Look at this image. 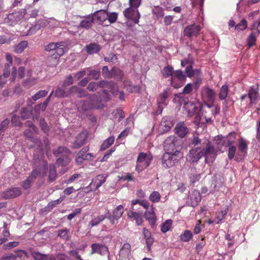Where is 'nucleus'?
Returning a JSON list of instances; mask_svg holds the SVG:
<instances>
[{
    "label": "nucleus",
    "mask_w": 260,
    "mask_h": 260,
    "mask_svg": "<svg viewBox=\"0 0 260 260\" xmlns=\"http://www.w3.org/2000/svg\"><path fill=\"white\" fill-rule=\"evenodd\" d=\"M189 150L186 156L187 161L197 162L203 156L207 164L212 163L216 157V151L210 142L206 139H202L199 134H194L189 143Z\"/></svg>",
    "instance_id": "1"
},
{
    "label": "nucleus",
    "mask_w": 260,
    "mask_h": 260,
    "mask_svg": "<svg viewBox=\"0 0 260 260\" xmlns=\"http://www.w3.org/2000/svg\"><path fill=\"white\" fill-rule=\"evenodd\" d=\"M102 93L90 94L89 101L81 102V110L86 111L92 108L99 109L101 106L99 104L102 101H107L110 99V95L105 89L102 90Z\"/></svg>",
    "instance_id": "2"
},
{
    "label": "nucleus",
    "mask_w": 260,
    "mask_h": 260,
    "mask_svg": "<svg viewBox=\"0 0 260 260\" xmlns=\"http://www.w3.org/2000/svg\"><path fill=\"white\" fill-rule=\"evenodd\" d=\"M180 103L184 104V109L189 117L195 116V121L199 122L201 120V105L198 101L194 99L193 101H189L188 98L182 95L181 97Z\"/></svg>",
    "instance_id": "3"
},
{
    "label": "nucleus",
    "mask_w": 260,
    "mask_h": 260,
    "mask_svg": "<svg viewBox=\"0 0 260 260\" xmlns=\"http://www.w3.org/2000/svg\"><path fill=\"white\" fill-rule=\"evenodd\" d=\"M182 157L183 154L179 150L174 152H166L162 158V165L165 168L172 167Z\"/></svg>",
    "instance_id": "4"
},
{
    "label": "nucleus",
    "mask_w": 260,
    "mask_h": 260,
    "mask_svg": "<svg viewBox=\"0 0 260 260\" xmlns=\"http://www.w3.org/2000/svg\"><path fill=\"white\" fill-rule=\"evenodd\" d=\"M54 155L58 158L56 160V164L58 166H66L70 162L69 155L70 151L64 147H59L57 149L53 150Z\"/></svg>",
    "instance_id": "5"
},
{
    "label": "nucleus",
    "mask_w": 260,
    "mask_h": 260,
    "mask_svg": "<svg viewBox=\"0 0 260 260\" xmlns=\"http://www.w3.org/2000/svg\"><path fill=\"white\" fill-rule=\"evenodd\" d=\"M152 155L150 153L140 152L138 154L136 171L139 173L149 167L152 160Z\"/></svg>",
    "instance_id": "6"
},
{
    "label": "nucleus",
    "mask_w": 260,
    "mask_h": 260,
    "mask_svg": "<svg viewBox=\"0 0 260 260\" xmlns=\"http://www.w3.org/2000/svg\"><path fill=\"white\" fill-rule=\"evenodd\" d=\"M26 13V11L24 9L10 13L4 18V22L9 25L14 26L23 21Z\"/></svg>",
    "instance_id": "7"
},
{
    "label": "nucleus",
    "mask_w": 260,
    "mask_h": 260,
    "mask_svg": "<svg viewBox=\"0 0 260 260\" xmlns=\"http://www.w3.org/2000/svg\"><path fill=\"white\" fill-rule=\"evenodd\" d=\"M26 124L29 128L24 132V135L29 139H30L32 142H34L36 145H37L39 149L42 151V148L41 141L39 139L34 137L35 135L37 134L38 128L30 121H27L26 122Z\"/></svg>",
    "instance_id": "8"
},
{
    "label": "nucleus",
    "mask_w": 260,
    "mask_h": 260,
    "mask_svg": "<svg viewBox=\"0 0 260 260\" xmlns=\"http://www.w3.org/2000/svg\"><path fill=\"white\" fill-rule=\"evenodd\" d=\"M186 79L185 75L181 70L174 71L173 76L170 79L171 86L175 88H178L182 86Z\"/></svg>",
    "instance_id": "9"
},
{
    "label": "nucleus",
    "mask_w": 260,
    "mask_h": 260,
    "mask_svg": "<svg viewBox=\"0 0 260 260\" xmlns=\"http://www.w3.org/2000/svg\"><path fill=\"white\" fill-rule=\"evenodd\" d=\"M164 146L165 149L168 152H174L176 150H180V142L175 136H170L164 141Z\"/></svg>",
    "instance_id": "10"
},
{
    "label": "nucleus",
    "mask_w": 260,
    "mask_h": 260,
    "mask_svg": "<svg viewBox=\"0 0 260 260\" xmlns=\"http://www.w3.org/2000/svg\"><path fill=\"white\" fill-rule=\"evenodd\" d=\"M170 89L167 88L163 91L159 95L157 100V110L155 112L156 115H159L161 113L164 107L167 105V99L169 95Z\"/></svg>",
    "instance_id": "11"
},
{
    "label": "nucleus",
    "mask_w": 260,
    "mask_h": 260,
    "mask_svg": "<svg viewBox=\"0 0 260 260\" xmlns=\"http://www.w3.org/2000/svg\"><path fill=\"white\" fill-rule=\"evenodd\" d=\"M45 50L54 51L55 54L63 55L66 50V47L63 42L51 43L45 46Z\"/></svg>",
    "instance_id": "12"
},
{
    "label": "nucleus",
    "mask_w": 260,
    "mask_h": 260,
    "mask_svg": "<svg viewBox=\"0 0 260 260\" xmlns=\"http://www.w3.org/2000/svg\"><path fill=\"white\" fill-rule=\"evenodd\" d=\"M89 151V147L86 146L83 147L77 154L76 162L78 165L82 164L84 160H91L94 157L93 154L87 153Z\"/></svg>",
    "instance_id": "13"
},
{
    "label": "nucleus",
    "mask_w": 260,
    "mask_h": 260,
    "mask_svg": "<svg viewBox=\"0 0 260 260\" xmlns=\"http://www.w3.org/2000/svg\"><path fill=\"white\" fill-rule=\"evenodd\" d=\"M123 15L125 18L131 20L135 24H138L139 22L140 14L138 9L129 7L124 10Z\"/></svg>",
    "instance_id": "14"
},
{
    "label": "nucleus",
    "mask_w": 260,
    "mask_h": 260,
    "mask_svg": "<svg viewBox=\"0 0 260 260\" xmlns=\"http://www.w3.org/2000/svg\"><path fill=\"white\" fill-rule=\"evenodd\" d=\"M202 97L204 101L214 102L215 92L212 89L205 87L202 89Z\"/></svg>",
    "instance_id": "15"
},
{
    "label": "nucleus",
    "mask_w": 260,
    "mask_h": 260,
    "mask_svg": "<svg viewBox=\"0 0 260 260\" xmlns=\"http://www.w3.org/2000/svg\"><path fill=\"white\" fill-rule=\"evenodd\" d=\"M107 177L108 175L106 174L97 176L92 180L88 187H89L91 190H96L106 181Z\"/></svg>",
    "instance_id": "16"
},
{
    "label": "nucleus",
    "mask_w": 260,
    "mask_h": 260,
    "mask_svg": "<svg viewBox=\"0 0 260 260\" xmlns=\"http://www.w3.org/2000/svg\"><path fill=\"white\" fill-rule=\"evenodd\" d=\"M40 174V172L37 170H33L29 176L22 182V186L24 189L29 188L32 183L34 182L37 176Z\"/></svg>",
    "instance_id": "17"
},
{
    "label": "nucleus",
    "mask_w": 260,
    "mask_h": 260,
    "mask_svg": "<svg viewBox=\"0 0 260 260\" xmlns=\"http://www.w3.org/2000/svg\"><path fill=\"white\" fill-rule=\"evenodd\" d=\"M201 29L199 25L193 24L188 25L184 30V35L188 37L197 36Z\"/></svg>",
    "instance_id": "18"
},
{
    "label": "nucleus",
    "mask_w": 260,
    "mask_h": 260,
    "mask_svg": "<svg viewBox=\"0 0 260 260\" xmlns=\"http://www.w3.org/2000/svg\"><path fill=\"white\" fill-rule=\"evenodd\" d=\"M237 134L235 132L230 133L226 138L218 137L217 139L219 141V144L221 143L223 145L222 142L226 143V146H234L233 144L235 143L236 140Z\"/></svg>",
    "instance_id": "19"
},
{
    "label": "nucleus",
    "mask_w": 260,
    "mask_h": 260,
    "mask_svg": "<svg viewBox=\"0 0 260 260\" xmlns=\"http://www.w3.org/2000/svg\"><path fill=\"white\" fill-rule=\"evenodd\" d=\"M131 253V245L128 243H124L119 251V257L118 260H128Z\"/></svg>",
    "instance_id": "20"
},
{
    "label": "nucleus",
    "mask_w": 260,
    "mask_h": 260,
    "mask_svg": "<svg viewBox=\"0 0 260 260\" xmlns=\"http://www.w3.org/2000/svg\"><path fill=\"white\" fill-rule=\"evenodd\" d=\"M175 134L180 138L185 137L189 133V129L184 122L177 123L175 128Z\"/></svg>",
    "instance_id": "21"
},
{
    "label": "nucleus",
    "mask_w": 260,
    "mask_h": 260,
    "mask_svg": "<svg viewBox=\"0 0 260 260\" xmlns=\"http://www.w3.org/2000/svg\"><path fill=\"white\" fill-rule=\"evenodd\" d=\"M258 86V85H257L256 87L251 86L249 89L248 95L250 101V104H255L258 101L259 96Z\"/></svg>",
    "instance_id": "22"
},
{
    "label": "nucleus",
    "mask_w": 260,
    "mask_h": 260,
    "mask_svg": "<svg viewBox=\"0 0 260 260\" xmlns=\"http://www.w3.org/2000/svg\"><path fill=\"white\" fill-rule=\"evenodd\" d=\"M173 123L171 118L169 117H165L162 118L159 125V129L162 132H168L173 126Z\"/></svg>",
    "instance_id": "23"
},
{
    "label": "nucleus",
    "mask_w": 260,
    "mask_h": 260,
    "mask_svg": "<svg viewBox=\"0 0 260 260\" xmlns=\"http://www.w3.org/2000/svg\"><path fill=\"white\" fill-rule=\"evenodd\" d=\"M21 190L19 187H15L7 190L3 193V198L5 199L14 198L21 194Z\"/></svg>",
    "instance_id": "24"
},
{
    "label": "nucleus",
    "mask_w": 260,
    "mask_h": 260,
    "mask_svg": "<svg viewBox=\"0 0 260 260\" xmlns=\"http://www.w3.org/2000/svg\"><path fill=\"white\" fill-rule=\"evenodd\" d=\"M91 253H97L101 255H105L108 252V248L103 244H92L91 246Z\"/></svg>",
    "instance_id": "25"
},
{
    "label": "nucleus",
    "mask_w": 260,
    "mask_h": 260,
    "mask_svg": "<svg viewBox=\"0 0 260 260\" xmlns=\"http://www.w3.org/2000/svg\"><path fill=\"white\" fill-rule=\"evenodd\" d=\"M127 214L128 218L131 220L135 221L137 225H140L142 223L143 221L142 213L130 210Z\"/></svg>",
    "instance_id": "26"
},
{
    "label": "nucleus",
    "mask_w": 260,
    "mask_h": 260,
    "mask_svg": "<svg viewBox=\"0 0 260 260\" xmlns=\"http://www.w3.org/2000/svg\"><path fill=\"white\" fill-rule=\"evenodd\" d=\"M87 138V133L85 132L80 133L76 138L73 144V147L77 149L83 145Z\"/></svg>",
    "instance_id": "27"
},
{
    "label": "nucleus",
    "mask_w": 260,
    "mask_h": 260,
    "mask_svg": "<svg viewBox=\"0 0 260 260\" xmlns=\"http://www.w3.org/2000/svg\"><path fill=\"white\" fill-rule=\"evenodd\" d=\"M94 16L97 19L102 23V24L105 25H109V24H107L106 22H107V17H108V11L104 10H101L99 11H96L94 14Z\"/></svg>",
    "instance_id": "28"
},
{
    "label": "nucleus",
    "mask_w": 260,
    "mask_h": 260,
    "mask_svg": "<svg viewBox=\"0 0 260 260\" xmlns=\"http://www.w3.org/2000/svg\"><path fill=\"white\" fill-rule=\"evenodd\" d=\"M26 76L27 78L23 82V85L25 87L29 88L36 84L37 79L35 77H31V71L30 70L27 71Z\"/></svg>",
    "instance_id": "29"
},
{
    "label": "nucleus",
    "mask_w": 260,
    "mask_h": 260,
    "mask_svg": "<svg viewBox=\"0 0 260 260\" xmlns=\"http://www.w3.org/2000/svg\"><path fill=\"white\" fill-rule=\"evenodd\" d=\"M145 217L150 224L152 225H154L155 224L156 220V217L153 207L149 208V209L146 211L145 213Z\"/></svg>",
    "instance_id": "30"
},
{
    "label": "nucleus",
    "mask_w": 260,
    "mask_h": 260,
    "mask_svg": "<svg viewBox=\"0 0 260 260\" xmlns=\"http://www.w3.org/2000/svg\"><path fill=\"white\" fill-rule=\"evenodd\" d=\"M123 86L126 90L131 93H137L140 91V88L139 86L134 85L129 80L123 81Z\"/></svg>",
    "instance_id": "31"
},
{
    "label": "nucleus",
    "mask_w": 260,
    "mask_h": 260,
    "mask_svg": "<svg viewBox=\"0 0 260 260\" xmlns=\"http://www.w3.org/2000/svg\"><path fill=\"white\" fill-rule=\"evenodd\" d=\"M71 94L70 88L69 90H66L65 87L58 86L54 92L55 97L61 98L68 96Z\"/></svg>",
    "instance_id": "32"
},
{
    "label": "nucleus",
    "mask_w": 260,
    "mask_h": 260,
    "mask_svg": "<svg viewBox=\"0 0 260 260\" xmlns=\"http://www.w3.org/2000/svg\"><path fill=\"white\" fill-rule=\"evenodd\" d=\"M248 144V141L244 138H241L239 139L238 146V149L240 152L244 155H245L247 153Z\"/></svg>",
    "instance_id": "33"
},
{
    "label": "nucleus",
    "mask_w": 260,
    "mask_h": 260,
    "mask_svg": "<svg viewBox=\"0 0 260 260\" xmlns=\"http://www.w3.org/2000/svg\"><path fill=\"white\" fill-rule=\"evenodd\" d=\"M87 52L89 54L98 53L101 50L100 45L95 43H91L85 47Z\"/></svg>",
    "instance_id": "34"
},
{
    "label": "nucleus",
    "mask_w": 260,
    "mask_h": 260,
    "mask_svg": "<svg viewBox=\"0 0 260 260\" xmlns=\"http://www.w3.org/2000/svg\"><path fill=\"white\" fill-rule=\"evenodd\" d=\"M191 204L195 206L201 201V196L198 190H194L190 195Z\"/></svg>",
    "instance_id": "35"
},
{
    "label": "nucleus",
    "mask_w": 260,
    "mask_h": 260,
    "mask_svg": "<svg viewBox=\"0 0 260 260\" xmlns=\"http://www.w3.org/2000/svg\"><path fill=\"white\" fill-rule=\"evenodd\" d=\"M106 216L105 215H100L94 217L92 220L89 222L88 225L90 228L96 226L100 224L105 218Z\"/></svg>",
    "instance_id": "36"
},
{
    "label": "nucleus",
    "mask_w": 260,
    "mask_h": 260,
    "mask_svg": "<svg viewBox=\"0 0 260 260\" xmlns=\"http://www.w3.org/2000/svg\"><path fill=\"white\" fill-rule=\"evenodd\" d=\"M185 74L188 77H191L195 75L198 76L201 75V70L200 69L193 70L191 64H189L185 69Z\"/></svg>",
    "instance_id": "37"
},
{
    "label": "nucleus",
    "mask_w": 260,
    "mask_h": 260,
    "mask_svg": "<svg viewBox=\"0 0 260 260\" xmlns=\"http://www.w3.org/2000/svg\"><path fill=\"white\" fill-rule=\"evenodd\" d=\"M229 92V87L228 85L224 84L222 85L219 91L218 98L220 100H225Z\"/></svg>",
    "instance_id": "38"
},
{
    "label": "nucleus",
    "mask_w": 260,
    "mask_h": 260,
    "mask_svg": "<svg viewBox=\"0 0 260 260\" xmlns=\"http://www.w3.org/2000/svg\"><path fill=\"white\" fill-rule=\"evenodd\" d=\"M71 94L74 93L79 97H83L86 96V93L84 90L78 87L77 86H73L70 88Z\"/></svg>",
    "instance_id": "39"
},
{
    "label": "nucleus",
    "mask_w": 260,
    "mask_h": 260,
    "mask_svg": "<svg viewBox=\"0 0 260 260\" xmlns=\"http://www.w3.org/2000/svg\"><path fill=\"white\" fill-rule=\"evenodd\" d=\"M62 55L55 54L53 53L52 55L48 58V66L50 67H55L58 62V58Z\"/></svg>",
    "instance_id": "40"
},
{
    "label": "nucleus",
    "mask_w": 260,
    "mask_h": 260,
    "mask_svg": "<svg viewBox=\"0 0 260 260\" xmlns=\"http://www.w3.org/2000/svg\"><path fill=\"white\" fill-rule=\"evenodd\" d=\"M124 213V207L122 205H120L118 206L112 212V215L114 218L116 219H120Z\"/></svg>",
    "instance_id": "41"
},
{
    "label": "nucleus",
    "mask_w": 260,
    "mask_h": 260,
    "mask_svg": "<svg viewBox=\"0 0 260 260\" xmlns=\"http://www.w3.org/2000/svg\"><path fill=\"white\" fill-rule=\"evenodd\" d=\"M114 140V137L113 136L106 139L101 145L100 150H105L109 148L113 144Z\"/></svg>",
    "instance_id": "42"
},
{
    "label": "nucleus",
    "mask_w": 260,
    "mask_h": 260,
    "mask_svg": "<svg viewBox=\"0 0 260 260\" xmlns=\"http://www.w3.org/2000/svg\"><path fill=\"white\" fill-rule=\"evenodd\" d=\"M28 43L26 41L20 42L17 45L14 46V51L16 53H20L27 47Z\"/></svg>",
    "instance_id": "43"
},
{
    "label": "nucleus",
    "mask_w": 260,
    "mask_h": 260,
    "mask_svg": "<svg viewBox=\"0 0 260 260\" xmlns=\"http://www.w3.org/2000/svg\"><path fill=\"white\" fill-rule=\"evenodd\" d=\"M92 23L93 19L91 17L89 16L85 18L80 22V26L82 28L87 29L92 26Z\"/></svg>",
    "instance_id": "44"
},
{
    "label": "nucleus",
    "mask_w": 260,
    "mask_h": 260,
    "mask_svg": "<svg viewBox=\"0 0 260 260\" xmlns=\"http://www.w3.org/2000/svg\"><path fill=\"white\" fill-rule=\"evenodd\" d=\"M173 68L170 66L165 67L162 71V74L165 78L172 77L174 73Z\"/></svg>",
    "instance_id": "45"
},
{
    "label": "nucleus",
    "mask_w": 260,
    "mask_h": 260,
    "mask_svg": "<svg viewBox=\"0 0 260 260\" xmlns=\"http://www.w3.org/2000/svg\"><path fill=\"white\" fill-rule=\"evenodd\" d=\"M123 74L121 70L113 68L112 69V74L110 78H114L117 79H121L123 77Z\"/></svg>",
    "instance_id": "46"
},
{
    "label": "nucleus",
    "mask_w": 260,
    "mask_h": 260,
    "mask_svg": "<svg viewBox=\"0 0 260 260\" xmlns=\"http://www.w3.org/2000/svg\"><path fill=\"white\" fill-rule=\"evenodd\" d=\"M192 234L189 230H185L183 234L180 236V240L184 242H187L190 241L192 238Z\"/></svg>",
    "instance_id": "47"
},
{
    "label": "nucleus",
    "mask_w": 260,
    "mask_h": 260,
    "mask_svg": "<svg viewBox=\"0 0 260 260\" xmlns=\"http://www.w3.org/2000/svg\"><path fill=\"white\" fill-rule=\"evenodd\" d=\"M160 194L156 191H153L149 196V200L152 203H157L160 200Z\"/></svg>",
    "instance_id": "48"
},
{
    "label": "nucleus",
    "mask_w": 260,
    "mask_h": 260,
    "mask_svg": "<svg viewBox=\"0 0 260 260\" xmlns=\"http://www.w3.org/2000/svg\"><path fill=\"white\" fill-rule=\"evenodd\" d=\"M118 18V14L116 12H108V17L107 21L108 22V24L113 23L116 21Z\"/></svg>",
    "instance_id": "49"
},
{
    "label": "nucleus",
    "mask_w": 260,
    "mask_h": 260,
    "mask_svg": "<svg viewBox=\"0 0 260 260\" xmlns=\"http://www.w3.org/2000/svg\"><path fill=\"white\" fill-rule=\"evenodd\" d=\"M49 179L50 181L55 180L56 177V171L54 165H50L49 167Z\"/></svg>",
    "instance_id": "50"
},
{
    "label": "nucleus",
    "mask_w": 260,
    "mask_h": 260,
    "mask_svg": "<svg viewBox=\"0 0 260 260\" xmlns=\"http://www.w3.org/2000/svg\"><path fill=\"white\" fill-rule=\"evenodd\" d=\"M98 87L101 88H109L110 87H112L113 88H116V87L114 85V83L113 82H108L105 80H102L98 82Z\"/></svg>",
    "instance_id": "51"
},
{
    "label": "nucleus",
    "mask_w": 260,
    "mask_h": 260,
    "mask_svg": "<svg viewBox=\"0 0 260 260\" xmlns=\"http://www.w3.org/2000/svg\"><path fill=\"white\" fill-rule=\"evenodd\" d=\"M58 236L65 240H68L69 239V231L66 228L60 230L58 231Z\"/></svg>",
    "instance_id": "52"
},
{
    "label": "nucleus",
    "mask_w": 260,
    "mask_h": 260,
    "mask_svg": "<svg viewBox=\"0 0 260 260\" xmlns=\"http://www.w3.org/2000/svg\"><path fill=\"white\" fill-rule=\"evenodd\" d=\"M10 76V71L5 69L4 73L0 76V85H3L7 81V78Z\"/></svg>",
    "instance_id": "53"
},
{
    "label": "nucleus",
    "mask_w": 260,
    "mask_h": 260,
    "mask_svg": "<svg viewBox=\"0 0 260 260\" xmlns=\"http://www.w3.org/2000/svg\"><path fill=\"white\" fill-rule=\"evenodd\" d=\"M172 221L171 219L167 220L164 223H162L161 228V230L163 233H166L169 231L171 228Z\"/></svg>",
    "instance_id": "54"
},
{
    "label": "nucleus",
    "mask_w": 260,
    "mask_h": 260,
    "mask_svg": "<svg viewBox=\"0 0 260 260\" xmlns=\"http://www.w3.org/2000/svg\"><path fill=\"white\" fill-rule=\"evenodd\" d=\"M48 92V91L47 90H41L32 96V99L36 101L41 98L45 96L47 94Z\"/></svg>",
    "instance_id": "55"
},
{
    "label": "nucleus",
    "mask_w": 260,
    "mask_h": 260,
    "mask_svg": "<svg viewBox=\"0 0 260 260\" xmlns=\"http://www.w3.org/2000/svg\"><path fill=\"white\" fill-rule=\"evenodd\" d=\"M19 244V242L13 241L5 244L3 245V249L5 250H10L12 248L16 247Z\"/></svg>",
    "instance_id": "56"
},
{
    "label": "nucleus",
    "mask_w": 260,
    "mask_h": 260,
    "mask_svg": "<svg viewBox=\"0 0 260 260\" xmlns=\"http://www.w3.org/2000/svg\"><path fill=\"white\" fill-rule=\"evenodd\" d=\"M31 114V112L26 108H22L20 110L21 117L23 120L29 118Z\"/></svg>",
    "instance_id": "57"
},
{
    "label": "nucleus",
    "mask_w": 260,
    "mask_h": 260,
    "mask_svg": "<svg viewBox=\"0 0 260 260\" xmlns=\"http://www.w3.org/2000/svg\"><path fill=\"white\" fill-rule=\"evenodd\" d=\"M254 32L252 31L247 39V44L249 47L254 45L256 41V36H257Z\"/></svg>",
    "instance_id": "58"
},
{
    "label": "nucleus",
    "mask_w": 260,
    "mask_h": 260,
    "mask_svg": "<svg viewBox=\"0 0 260 260\" xmlns=\"http://www.w3.org/2000/svg\"><path fill=\"white\" fill-rule=\"evenodd\" d=\"M31 255L35 260H44L47 258L46 255L42 254L38 252H32Z\"/></svg>",
    "instance_id": "59"
},
{
    "label": "nucleus",
    "mask_w": 260,
    "mask_h": 260,
    "mask_svg": "<svg viewBox=\"0 0 260 260\" xmlns=\"http://www.w3.org/2000/svg\"><path fill=\"white\" fill-rule=\"evenodd\" d=\"M10 123V120L6 118L0 124V135L4 133Z\"/></svg>",
    "instance_id": "60"
},
{
    "label": "nucleus",
    "mask_w": 260,
    "mask_h": 260,
    "mask_svg": "<svg viewBox=\"0 0 260 260\" xmlns=\"http://www.w3.org/2000/svg\"><path fill=\"white\" fill-rule=\"evenodd\" d=\"M117 57L116 54L110 53L108 56L104 57V60L106 62H115L117 61Z\"/></svg>",
    "instance_id": "61"
},
{
    "label": "nucleus",
    "mask_w": 260,
    "mask_h": 260,
    "mask_svg": "<svg viewBox=\"0 0 260 260\" xmlns=\"http://www.w3.org/2000/svg\"><path fill=\"white\" fill-rule=\"evenodd\" d=\"M247 26V21L245 19H242L235 26V29L238 30H242L245 29Z\"/></svg>",
    "instance_id": "62"
},
{
    "label": "nucleus",
    "mask_w": 260,
    "mask_h": 260,
    "mask_svg": "<svg viewBox=\"0 0 260 260\" xmlns=\"http://www.w3.org/2000/svg\"><path fill=\"white\" fill-rule=\"evenodd\" d=\"M40 124L42 129L45 133L49 132L50 128L44 118L41 119L40 120Z\"/></svg>",
    "instance_id": "63"
},
{
    "label": "nucleus",
    "mask_w": 260,
    "mask_h": 260,
    "mask_svg": "<svg viewBox=\"0 0 260 260\" xmlns=\"http://www.w3.org/2000/svg\"><path fill=\"white\" fill-rule=\"evenodd\" d=\"M251 29L252 31L254 32L257 35L260 33V20L254 22L252 25Z\"/></svg>",
    "instance_id": "64"
}]
</instances>
